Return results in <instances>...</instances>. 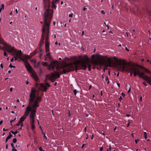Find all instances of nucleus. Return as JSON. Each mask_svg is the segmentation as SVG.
I'll return each mask as SVG.
<instances>
[{
    "mask_svg": "<svg viewBox=\"0 0 151 151\" xmlns=\"http://www.w3.org/2000/svg\"><path fill=\"white\" fill-rule=\"evenodd\" d=\"M104 77H105V76H104V75H102V78H104Z\"/></svg>",
    "mask_w": 151,
    "mask_h": 151,
    "instance_id": "69168bd1",
    "label": "nucleus"
},
{
    "mask_svg": "<svg viewBox=\"0 0 151 151\" xmlns=\"http://www.w3.org/2000/svg\"><path fill=\"white\" fill-rule=\"evenodd\" d=\"M12 136V135L10 133L9 135L6 137L7 139H9Z\"/></svg>",
    "mask_w": 151,
    "mask_h": 151,
    "instance_id": "f3484780",
    "label": "nucleus"
},
{
    "mask_svg": "<svg viewBox=\"0 0 151 151\" xmlns=\"http://www.w3.org/2000/svg\"><path fill=\"white\" fill-rule=\"evenodd\" d=\"M121 95L122 96L124 97L125 96V94L123 92L122 93Z\"/></svg>",
    "mask_w": 151,
    "mask_h": 151,
    "instance_id": "72a5a7b5",
    "label": "nucleus"
},
{
    "mask_svg": "<svg viewBox=\"0 0 151 151\" xmlns=\"http://www.w3.org/2000/svg\"><path fill=\"white\" fill-rule=\"evenodd\" d=\"M130 91H131V89H130V88H129V90H128V93H129L130 92Z\"/></svg>",
    "mask_w": 151,
    "mask_h": 151,
    "instance_id": "4d7b16f0",
    "label": "nucleus"
},
{
    "mask_svg": "<svg viewBox=\"0 0 151 151\" xmlns=\"http://www.w3.org/2000/svg\"><path fill=\"white\" fill-rule=\"evenodd\" d=\"M137 73V75H139V77L146 81L147 83L150 84H151V79L148 76L145 75L143 72H140L139 70V68H138Z\"/></svg>",
    "mask_w": 151,
    "mask_h": 151,
    "instance_id": "1a4fd4ad",
    "label": "nucleus"
},
{
    "mask_svg": "<svg viewBox=\"0 0 151 151\" xmlns=\"http://www.w3.org/2000/svg\"><path fill=\"white\" fill-rule=\"evenodd\" d=\"M11 132L12 133V134H14V135H15L16 134H17V133H18L19 132H18L17 131H16L15 132H13V131H11Z\"/></svg>",
    "mask_w": 151,
    "mask_h": 151,
    "instance_id": "6ab92c4d",
    "label": "nucleus"
},
{
    "mask_svg": "<svg viewBox=\"0 0 151 151\" xmlns=\"http://www.w3.org/2000/svg\"><path fill=\"white\" fill-rule=\"evenodd\" d=\"M31 128L32 129H34L35 128V126L34 124H31Z\"/></svg>",
    "mask_w": 151,
    "mask_h": 151,
    "instance_id": "4be33fe9",
    "label": "nucleus"
},
{
    "mask_svg": "<svg viewBox=\"0 0 151 151\" xmlns=\"http://www.w3.org/2000/svg\"><path fill=\"white\" fill-rule=\"evenodd\" d=\"M73 91V93H74V95H76V94L78 92L76 89L74 90Z\"/></svg>",
    "mask_w": 151,
    "mask_h": 151,
    "instance_id": "b1692460",
    "label": "nucleus"
},
{
    "mask_svg": "<svg viewBox=\"0 0 151 151\" xmlns=\"http://www.w3.org/2000/svg\"><path fill=\"white\" fill-rule=\"evenodd\" d=\"M45 84L46 86L48 87H50V84L48 83L47 82L45 83Z\"/></svg>",
    "mask_w": 151,
    "mask_h": 151,
    "instance_id": "bb28decb",
    "label": "nucleus"
},
{
    "mask_svg": "<svg viewBox=\"0 0 151 151\" xmlns=\"http://www.w3.org/2000/svg\"><path fill=\"white\" fill-rule=\"evenodd\" d=\"M142 96H141L140 97V99H139V101H142Z\"/></svg>",
    "mask_w": 151,
    "mask_h": 151,
    "instance_id": "a18cd8bd",
    "label": "nucleus"
},
{
    "mask_svg": "<svg viewBox=\"0 0 151 151\" xmlns=\"http://www.w3.org/2000/svg\"><path fill=\"white\" fill-rule=\"evenodd\" d=\"M38 51L37 50H35L32 53V55H35L37 52Z\"/></svg>",
    "mask_w": 151,
    "mask_h": 151,
    "instance_id": "dca6fc26",
    "label": "nucleus"
},
{
    "mask_svg": "<svg viewBox=\"0 0 151 151\" xmlns=\"http://www.w3.org/2000/svg\"><path fill=\"white\" fill-rule=\"evenodd\" d=\"M125 49L127 51H129V49L127 47H125Z\"/></svg>",
    "mask_w": 151,
    "mask_h": 151,
    "instance_id": "c03bdc74",
    "label": "nucleus"
},
{
    "mask_svg": "<svg viewBox=\"0 0 151 151\" xmlns=\"http://www.w3.org/2000/svg\"><path fill=\"white\" fill-rule=\"evenodd\" d=\"M9 45H8V44H6V46L5 47H4L5 49L4 50V56H6L7 55V54H6V52L5 51H6V50L5 47H6L8 46Z\"/></svg>",
    "mask_w": 151,
    "mask_h": 151,
    "instance_id": "2eb2a0df",
    "label": "nucleus"
},
{
    "mask_svg": "<svg viewBox=\"0 0 151 151\" xmlns=\"http://www.w3.org/2000/svg\"><path fill=\"white\" fill-rule=\"evenodd\" d=\"M1 8L2 9H4V4H2L1 5Z\"/></svg>",
    "mask_w": 151,
    "mask_h": 151,
    "instance_id": "c756f323",
    "label": "nucleus"
},
{
    "mask_svg": "<svg viewBox=\"0 0 151 151\" xmlns=\"http://www.w3.org/2000/svg\"><path fill=\"white\" fill-rule=\"evenodd\" d=\"M23 125V124H21V127L20 128H19V129H21L22 128V127Z\"/></svg>",
    "mask_w": 151,
    "mask_h": 151,
    "instance_id": "ea45409f",
    "label": "nucleus"
},
{
    "mask_svg": "<svg viewBox=\"0 0 151 151\" xmlns=\"http://www.w3.org/2000/svg\"><path fill=\"white\" fill-rule=\"evenodd\" d=\"M17 1V0L16 1H15L14 0H11L10 1L9 3L10 4H13V3L14 2H16Z\"/></svg>",
    "mask_w": 151,
    "mask_h": 151,
    "instance_id": "a211bd4d",
    "label": "nucleus"
},
{
    "mask_svg": "<svg viewBox=\"0 0 151 151\" xmlns=\"http://www.w3.org/2000/svg\"><path fill=\"white\" fill-rule=\"evenodd\" d=\"M111 145H109V150H110V151H111Z\"/></svg>",
    "mask_w": 151,
    "mask_h": 151,
    "instance_id": "3c124183",
    "label": "nucleus"
},
{
    "mask_svg": "<svg viewBox=\"0 0 151 151\" xmlns=\"http://www.w3.org/2000/svg\"><path fill=\"white\" fill-rule=\"evenodd\" d=\"M39 64H40V63H39V62H38V63L36 65V64H35L34 65V67L35 68H37L38 67V66H39Z\"/></svg>",
    "mask_w": 151,
    "mask_h": 151,
    "instance_id": "412c9836",
    "label": "nucleus"
},
{
    "mask_svg": "<svg viewBox=\"0 0 151 151\" xmlns=\"http://www.w3.org/2000/svg\"><path fill=\"white\" fill-rule=\"evenodd\" d=\"M10 91H11V92H12V88H10Z\"/></svg>",
    "mask_w": 151,
    "mask_h": 151,
    "instance_id": "052dcab7",
    "label": "nucleus"
},
{
    "mask_svg": "<svg viewBox=\"0 0 151 151\" xmlns=\"http://www.w3.org/2000/svg\"><path fill=\"white\" fill-rule=\"evenodd\" d=\"M26 83L27 85L29 83V82L28 81H27L26 82Z\"/></svg>",
    "mask_w": 151,
    "mask_h": 151,
    "instance_id": "e2e57ef3",
    "label": "nucleus"
},
{
    "mask_svg": "<svg viewBox=\"0 0 151 151\" xmlns=\"http://www.w3.org/2000/svg\"><path fill=\"white\" fill-rule=\"evenodd\" d=\"M13 56H14V58H15V60H17V59H20L22 60L24 59L23 58L21 57H20L19 56H18L16 54H14Z\"/></svg>",
    "mask_w": 151,
    "mask_h": 151,
    "instance_id": "f8f14e48",
    "label": "nucleus"
},
{
    "mask_svg": "<svg viewBox=\"0 0 151 151\" xmlns=\"http://www.w3.org/2000/svg\"><path fill=\"white\" fill-rule=\"evenodd\" d=\"M59 1V0H52V8L53 9H56L57 7L56 4H57Z\"/></svg>",
    "mask_w": 151,
    "mask_h": 151,
    "instance_id": "9b49d317",
    "label": "nucleus"
},
{
    "mask_svg": "<svg viewBox=\"0 0 151 151\" xmlns=\"http://www.w3.org/2000/svg\"><path fill=\"white\" fill-rule=\"evenodd\" d=\"M106 81H107V84H109V80L108 78V76L106 77Z\"/></svg>",
    "mask_w": 151,
    "mask_h": 151,
    "instance_id": "393cba45",
    "label": "nucleus"
},
{
    "mask_svg": "<svg viewBox=\"0 0 151 151\" xmlns=\"http://www.w3.org/2000/svg\"><path fill=\"white\" fill-rule=\"evenodd\" d=\"M12 151H17V150L14 148L13 149H12Z\"/></svg>",
    "mask_w": 151,
    "mask_h": 151,
    "instance_id": "79ce46f5",
    "label": "nucleus"
},
{
    "mask_svg": "<svg viewBox=\"0 0 151 151\" xmlns=\"http://www.w3.org/2000/svg\"><path fill=\"white\" fill-rule=\"evenodd\" d=\"M119 100L120 101H121V100H122V97L121 96H120L119 97Z\"/></svg>",
    "mask_w": 151,
    "mask_h": 151,
    "instance_id": "7c9ffc66",
    "label": "nucleus"
},
{
    "mask_svg": "<svg viewBox=\"0 0 151 151\" xmlns=\"http://www.w3.org/2000/svg\"><path fill=\"white\" fill-rule=\"evenodd\" d=\"M88 135L87 134H86V139H88Z\"/></svg>",
    "mask_w": 151,
    "mask_h": 151,
    "instance_id": "0e129e2a",
    "label": "nucleus"
},
{
    "mask_svg": "<svg viewBox=\"0 0 151 151\" xmlns=\"http://www.w3.org/2000/svg\"><path fill=\"white\" fill-rule=\"evenodd\" d=\"M38 85H39L37 83H36L35 84V86L36 87H37Z\"/></svg>",
    "mask_w": 151,
    "mask_h": 151,
    "instance_id": "37998d69",
    "label": "nucleus"
},
{
    "mask_svg": "<svg viewBox=\"0 0 151 151\" xmlns=\"http://www.w3.org/2000/svg\"><path fill=\"white\" fill-rule=\"evenodd\" d=\"M5 48L6 51L11 54L12 55L16 54L24 59H28L30 58L29 56L23 54L21 50L18 51L14 47H12L10 45H8Z\"/></svg>",
    "mask_w": 151,
    "mask_h": 151,
    "instance_id": "39448f33",
    "label": "nucleus"
},
{
    "mask_svg": "<svg viewBox=\"0 0 151 151\" xmlns=\"http://www.w3.org/2000/svg\"><path fill=\"white\" fill-rule=\"evenodd\" d=\"M20 124H21V123H19V121L16 125L17 126H19L20 125Z\"/></svg>",
    "mask_w": 151,
    "mask_h": 151,
    "instance_id": "473e14b6",
    "label": "nucleus"
},
{
    "mask_svg": "<svg viewBox=\"0 0 151 151\" xmlns=\"http://www.w3.org/2000/svg\"><path fill=\"white\" fill-rule=\"evenodd\" d=\"M101 13L103 14H105V13L104 12V11L103 10H102L101 11Z\"/></svg>",
    "mask_w": 151,
    "mask_h": 151,
    "instance_id": "a19ab883",
    "label": "nucleus"
},
{
    "mask_svg": "<svg viewBox=\"0 0 151 151\" xmlns=\"http://www.w3.org/2000/svg\"><path fill=\"white\" fill-rule=\"evenodd\" d=\"M93 134H92V137H91V139L92 140H93Z\"/></svg>",
    "mask_w": 151,
    "mask_h": 151,
    "instance_id": "5fc2aeb1",
    "label": "nucleus"
},
{
    "mask_svg": "<svg viewBox=\"0 0 151 151\" xmlns=\"http://www.w3.org/2000/svg\"><path fill=\"white\" fill-rule=\"evenodd\" d=\"M32 110V106H30L28 105L26 109V111L24 115L20 118L19 122L21 123V124H23V122L26 119L27 117L29 114V112Z\"/></svg>",
    "mask_w": 151,
    "mask_h": 151,
    "instance_id": "6e6552de",
    "label": "nucleus"
},
{
    "mask_svg": "<svg viewBox=\"0 0 151 151\" xmlns=\"http://www.w3.org/2000/svg\"><path fill=\"white\" fill-rule=\"evenodd\" d=\"M42 4L44 11L43 15L44 24L42 28L41 38L39 44L38 51H39L40 57L42 55L41 52L42 51V50L41 48V46L44 43V41L45 36V48L46 54L45 55V60L46 61L47 58L50 60L52 58L49 52V42L48 36L49 27L52 18L53 11L50 6V0H43Z\"/></svg>",
    "mask_w": 151,
    "mask_h": 151,
    "instance_id": "f03ea898",
    "label": "nucleus"
},
{
    "mask_svg": "<svg viewBox=\"0 0 151 151\" xmlns=\"http://www.w3.org/2000/svg\"><path fill=\"white\" fill-rule=\"evenodd\" d=\"M139 141V139H136L135 140V143L136 144H137V142Z\"/></svg>",
    "mask_w": 151,
    "mask_h": 151,
    "instance_id": "f704fd0d",
    "label": "nucleus"
},
{
    "mask_svg": "<svg viewBox=\"0 0 151 151\" xmlns=\"http://www.w3.org/2000/svg\"><path fill=\"white\" fill-rule=\"evenodd\" d=\"M44 137L45 139H47V137H46V136H45V134H44Z\"/></svg>",
    "mask_w": 151,
    "mask_h": 151,
    "instance_id": "09e8293b",
    "label": "nucleus"
},
{
    "mask_svg": "<svg viewBox=\"0 0 151 151\" xmlns=\"http://www.w3.org/2000/svg\"><path fill=\"white\" fill-rule=\"evenodd\" d=\"M39 150L40 151H44V150H43L41 147H40L39 148Z\"/></svg>",
    "mask_w": 151,
    "mask_h": 151,
    "instance_id": "c85d7f7f",
    "label": "nucleus"
},
{
    "mask_svg": "<svg viewBox=\"0 0 151 151\" xmlns=\"http://www.w3.org/2000/svg\"><path fill=\"white\" fill-rule=\"evenodd\" d=\"M112 58L114 59V60H117V58H116V57L115 56H114L113 58H112Z\"/></svg>",
    "mask_w": 151,
    "mask_h": 151,
    "instance_id": "c9c22d12",
    "label": "nucleus"
},
{
    "mask_svg": "<svg viewBox=\"0 0 151 151\" xmlns=\"http://www.w3.org/2000/svg\"><path fill=\"white\" fill-rule=\"evenodd\" d=\"M125 35H127V37L128 36V33L127 32L125 33Z\"/></svg>",
    "mask_w": 151,
    "mask_h": 151,
    "instance_id": "338daca9",
    "label": "nucleus"
},
{
    "mask_svg": "<svg viewBox=\"0 0 151 151\" xmlns=\"http://www.w3.org/2000/svg\"><path fill=\"white\" fill-rule=\"evenodd\" d=\"M68 116L69 117H70L71 116V114L70 113V111L68 110Z\"/></svg>",
    "mask_w": 151,
    "mask_h": 151,
    "instance_id": "58836bf2",
    "label": "nucleus"
},
{
    "mask_svg": "<svg viewBox=\"0 0 151 151\" xmlns=\"http://www.w3.org/2000/svg\"><path fill=\"white\" fill-rule=\"evenodd\" d=\"M79 58V60H76L74 63H65L63 66L61 67L58 66L59 62L58 61H51L48 66V69L50 70H53L56 67L58 72L55 73H52L50 76L47 75L45 77L46 79L50 80L52 82H54V79L60 77V75L65 74L73 70L74 69V66L76 67L78 65L80 66L81 69L85 70L87 68L88 64V71H90L91 65L88 64L89 58L88 56L86 55H85L83 57L80 55Z\"/></svg>",
    "mask_w": 151,
    "mask_h": 151,
    "instance_id": "f257e3e1",
    "label": "nucleus"
},
{
    "mask_svg": "<svg viewBox=\"0 0 151 151\" xmlns=\"http://www.w3.org/2000/svg\"><path fill=\"white\" fill-rule=\"evenodd\" d=\"M73 14H70L69 15V17H73Z\"/></svg>",
    "mask_w": 151,
    "mask_h": 151,
    "instance_id": "4c0bfd02",
    "label": "nucleus"
},
{
    "mask_svg": "<svg viewBox=\"0 0 151 151\" xmlns=\"http://www.w3.org/2000/svg\"><path fill=\"white\" fill-rule=\"evenodd\" d=\"M144 137L145 139H147V133L145 132H144Z\"/></svg>",
    "mask_w": 151,
    "mask_h": 151,
    "instance_id": "5701e85b",
    "label": "nucleus"
},
{
    "mask_svg": "<svg viewBox=\"0 0 151 151\" xmlns=\"http://www.w3.org/2000/svg\"><path fill=\"white\" fill-rule=\"evenodd\" d=\"M14 60V57H13L11 59V62H13V61Z\"/></svg>",
    "mask_w": 151,
    "mask_h": 151,
    "instance_id": "8fccbe9b",
    "label": "nucleus"
},
{
    "mask_svg": "<svg viewBox=\"0 0 151 151\" xmlns=\"http://www.w3.org/2000/svg\"><path fill=\"white\" fill-rule=\"evenodd\" d=\"M36 90L32 88L30 94L29 100V105L32 106V109H35L36 111L37 108L39 106L38 103L41 101V96L36 97Z\"/></svg>",
    "mask_w": 151,
    "mask_h": 151,
    "instance_id": "20e7f679",
    "label": "nucleus"
},
{
    "mask_svg": "<svg viewBox=\"0 0 151 151\" xmlns=\"http://www.w3.org/2000/svg\"><path fill=\"white\" fill-rule=\"evenodd\" d=\"M40 86L43 88V91H46L47 89V87L45 86L44 84L42 83H40Z\"/></svg>",
    "mask_w": 151,
    "mask_h": 151,
    "instance_id": "4468645a",
    "label": "nucleus"
},
{
    "mask_svg": "<svg viewBox=\"0 0 151 151\" xmlns=\"http://www.w3.org/2000/svg\"><path fill=\"white\" fill-rule=\"evenodd\" d=\"M9 67H10L11 68H15V66H13L12 65V64L10 63L9 65Z\"/></svg>",
    "mask_w": 151,
    "mask_h": 151,
    "instance_id": "a878e982",
    "label": "nucleus"
},
{
    "mask_svg": "<svg viewBox=\"0 0 151 151\" xmlns=\"http://www.w3.org/2000/svg\"><path fill=\"white\" fill-rule=\"evenodd\" d=\"M17 140L16 138H14L13 140V142L14 143H15L16 142Z\"/></svg>",
    "mask_w": 151,
    "mask_h": 151,
    "instance_id": "cd10ccee",
    "label": "nucleus"
},
{
    "mask_svg": "<svg viewBox=\"0 0 151 151\" xmlns=\"http://www.w3.org/2000/svg\"><path fill=\"white\" fill-rule=\"evenodd\" d=\"M42 65L43 66H48V64L47 62H43L42 63Z\"/></svg>",
    "mask_w": 151,
    "mask_h": 151,
    "instance_id": "aec40b11",
    "label": "nucleus"
},
{
    "mask_svg": "<svg viewBox=\"0 0 151 151\" xmlns=\"http://www.w3.org/2000/svg\"><path fill=\"white\" fill-rule=\"evenodd\" d=\"M116 68L122 72L124 71L129 72V71L134 73V76L137 75V70L138 68L134 65L130 64L127 65L125 60H122L116 65Z\"/></svg>",
    "mask_w": 151,
    "mask_h": 151,
    "instance_id": "7ed1b4c3",
    "label": "nucleus"
},
{
    "mask_svg": "<svg viewBox=\"0 0 151 151\" xmlns=\"http://www.w3.org/2000/svg\"><path fill=\"white\" fill-rule=\"evenodd\" d=\"M103 150V148L102 147L100 148V151H102Z\"/></svg>",
    "mask_w": 151,
    "mask_h": 151,
    "instance_id": "49530a36",
    "label": "nucleus"
},
{
    "mask_svg": "<svg viewBox=\"0 0 151 151\" xmlns=\"http://www.w3.org/2000/svg\"><path fill=\"white\" fill-rule=\"evenodd\" d=\"M24 65L25 66L26 68L27 69V70L28 71H29V72L31 73V76L35 80L36 82H39V78L38 77V76L35 72H33V69L32 68L29 64L28 63L27 61V60H25L24 61Z\"/></svg>",
    "mask_w": 151,
    "mask_h": 151,
    "instance_id": "423d86ee",
    "label": "nucleus"
},
{
    "mask_svg": "<svg viewBox=\"0 0 151 151\" xmlns=\"http://www.w3.org/2000/svg\"><path fill=\"white\" fill-rule=\"evenodd\" d=\"M11 146L12 147V149H14V145L12 143L11 144Z\"/></svg>",
    "mask_w": 151,
    "mask_h": 151,
    "instance_id": "2f4dec72",
    "label": "nucleus"
},
{
    "mask_svg": "<svg viewBox=\"0 0 151 151\" xmlns=\"http://www.w3.org/2000/svg\"><path fill=\"white\" fill-rule=\"evenodd\" d=\"M0 66L2 69H3V64L1 63L0 65Z\"/></svg>",
    "mask_w": 151,
    "mask_h": 151,
    "instance_id": "de8ad7c7",
    "label": "nucleus"
},
{
    "mask_svg": "<svg viewBox=\"0 0 151 151\" xmlns=\"http://www.w3.org/2000/svg\"><path fill=\"white\" fill-rule=\"evenodd\" d=\"M5 47H2L1 48V49L2 50H4V49H5Z\"/></svg>",
    "mask_w": 151,
    "mask_h": 151,
    "instance_id": "13d9d810",
    "label": "nucleus"
},
{
    "mask_svg": "<svg viewBox=\"0 0 151 151\" xmlns=\"http://www.w3.org/2000/svg\"><path fill=\"white\" fill-rule=\"evenodd\" d=\"M3 121L1 120L0 121V124L1 125L2 123H3Z\"/></svg>",
    "mask_w": 151,
    "mask_h": 151,
    "instance_id": "864d4df0",
    "label": "nucleus"
},
{
    "mask_svg": "<svg viewBox=\"0 0 151 151\" xmlns=\"http://www.w3.org/2000/svg\"><path fill=\"white\" fill-rule=\"evenodd\" d=\"M30 112H31V114L29 116L30 119V124H34L35 123V116L36 111L35 109H32V110Z\"/></svg>",
    "mask_w": 151,
    "mask_h": 151,
    "instance_id": "9d476101",
    "label": "nucleus"
},
{
    "mask_svg": "<svg viewBox=\"0 0 151 151\" xmlns=\"http://www.w3.org/2000/svg\"><path fill=\"white\" fill-rule=\"evenodd\" d=\"M98 57L100 58L102 60L101 61L100 63L103 64L104 63H106V65L107 67H111L112 65V58L108 57L107 56H101L99 57V55H98Z\"/></svg>",
    "mask_w": 151,
    "mask_h": 151,
    "instance_id": "0eeeda50",
    "label": "nucleus"
},
{
    "mask_svg": "<svg viewBox=\"0 0 151 151\" xmlns=\"http://www.w3.org/2000/svg\"><path fill=\"white\" fill-rule=\"evenodd\" d=\"M15 11H16V13L18 14V12L17 9H16Z\"/></svg>",
    "mask_w": 151,
    "mask_h": 151,
    "instance_id": "bf43d9fd",
    "label": "nucleus"
},
{
    "mask_svg": "<svg viewBox=\"0 0 151 151\" xmlns=\"http://www.w3.org/2000/svg\"><path fill=\"white\" fill-rule=\"evenodd\" d=\"M137 66L139 68H141L143 69V70H144L145 71L146 73H150V72L148 70V69H147L145 68L143 66H140V65H137Z\"/></svg>",
    "mask_w": 151,
    "mask_h": 151,
    "instance_id": "ddd939ff",
    "label": "nucleus"
},
{
    "mask_svg": "<svg viewBox=\"0 0 151 151\" xmlns=\"http://www.w3.org/2000/svg\"><path fill=\"white\" fill-rule=\"evenodd\" d=\"M84 35V31H83L82 32V35H81L82 36H83Z\"/></svg>",
    "mask_w": 151,
    "mask_h": 151,
    "instance_id": "6e6d98bb",
    "label": "nucleus"
},
{
    "mask_svg": "<svg viewBox=\"0 0 151 151\" xmlns=\"http://www.w3.org/2000/svg\"><path fill=\"white\" fill-rule=\"evenodd\" d=\"M117 86L119 87L120 86V84L119 83H117Z\"/></svg>",
    "mask_w": 151,
    "mask_h": 151,
    "instance_id": "603ef678",
    "label": "nucleus"
},
{
    "mask_svg": "<svg viewBox=\"0 0 151 151\" xmlns=\"http://www.w3.org/2000/svg\"><path fill=\"white\" fill-rule=\"evenodd\" d=\"M119 72H118L117 73V75H116L117 76H119Z\"/></svg>",
    "mask_w": 151,
    "mask_h": 151,
    "instance_id": "774afa93",
    "label": "nucleus"
},
{
    "mask_svg": "<svg viewBox=\"0 0 151 151\" xmlns=\"http://www.w3.org/2000/svg\"><path fill=\"white\" fill-rule=\"evenodd\" d=\"M142 83L145 86H147V84L145 82H144Z\"/></svg>",
    "mask_w": 151,
    "mask_h": 151,
    "instance_id": "e433bc0d",
    "label": "nucleus"
},
{
    "mask_svg": "<svg viewBox=\"0 0 151 151\" xmlns=\"http://www.w3.org/2000/svg\"><path fill=\"white\" fill-rule=\"evenodd\" d=\"M87 9V8H85V7H84L83 8V11H85L86 10V9Z\"/></svg>",
    "mask_w": 151,
    "mask_h": 151,
    "instance_id": "680f3d73",
    "label": "nucleus"
}]
</instances>
